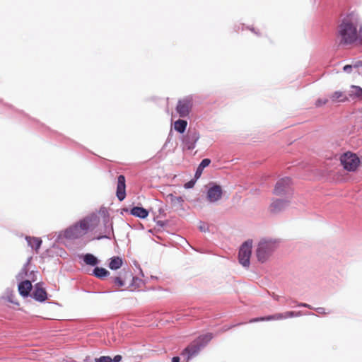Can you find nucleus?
<instances>
[{"label":"nucleus","instance_id":"26","mask_svg":"<svg viewBox=\"0 0 362 362\" xmlns=\"http://www.w3.org/2000/svg\"><path fill=\"white\" fill-rule=\"evenodd\" d=\"M170 199H171V202L175 205V204L181 205L182 203L183 202V199L181 197H174L173 195H170Z\"/></svg>","mask_w":362,"mask_h":362},{"label":"nucleus","instance_id":"16","mask_svg":"<svg viewBox=\"0 0 362 362\" xmlns=\"http://www.w3.org/2000/svg\"><path fill=\"white\" fill-rule=\"evenodd\" d=\"M329 98L333 103H344L349 100V96L341 91H335L330 95Z\"/></svg>","mask_w":362,"mask_h":362},{"label":"nucleus","instance_id":"24","mask_svg":"<svg viewBox=\"0 0 362 362\" xmlns=\"http://www.w3.org/2000/svg\"><path fill=\"white\" fill-rule=\"evenodd\" d=\"M125 276L122 278V276H116L113 279V283L117 288L123 287L125 285L124 279Z\"/></svg>","mask_w":362,"mask_h":362},{"label":"nucleus","instance_id":"10","mask_svg":"<svg viewBox=\"0 0 362 362\" xmlns=\"http://www.w3.org/2000/svg\"><path fill=\"white\" fill-rule=\"evenodd\" d=\"M116 194L119 201L124 200L126 197L125 177L122 175L118 176Z\"/></svg>","mask_w":362,"mask_h":362},{"label":"nucleus","instance_id":"15","mask_svg":"<svg viewBox=\"0 0 362 362\" xmlns=\"http://www.w3.org/2000/svg\"><path fill=\"white\" fill-rule=\"evenodd\" d=\"M32 289V284L28 280L21 282L18 285V291L21 296L25 297L30 294Z\"/></svg>","mask_w":362,"mask_h":362},{"label":"nucleus","instance_id":"22","mask_svg":"<svg viewBox=\"0 0 362 362\" xmlns=\"http://www.w3.org/2000/svg\"><path fill=\"white\" fill-rule=\"evenodd\" d=\"M187 126V122L183 119H178L174 123L175 129L180 133H183L185 131Z\"/></svg>","mask_w":362,"mask_h":362},{"label":"nucleus","instance_id":"25","mask_svg":"<svg viewBox=\"0 0 362 362\" xmlns=\"http://www.w3.org/2000/svg\"><path fill=\"white\" fill-rule=\"evenodd\" d=\"M352 91L351 93H349V96H355V97H360L362 95V88L358 86H353L352 87Z\"/></svg>","mask_w":362,"mask_h":362},{"label":"nucleus","instance_id":"3","mask_svg":"<svg viewBox=\"0 0 362 362\" xmlns=\"http://www.w3.org/2000/svg\"><path fill=\"white\" fill-rule=\"evenodd\" d=\"M212 338L213 335L211 333H207L199 336L190 343L185 349H183L181 354L183 356H186V361L188 362L192 357L197 355L201 349L206 346V344H207Z\"/></svg>","mask_w":362,"mask_h":362},{"label":"nucleus","instance_id":"7","mask_svg":"<svg viewBox=\"0 0 362 362\" xmlns=\"http://www.w3.org/2000/svg\"><path fill=\"white\" fill-rule=\"evenodd\" d=\"M192 107V99L190 97H187L178 101L176 110L180 117H185L189 114Z\"/></svg>","mask_w":362,"mask_h":362},{"label":"nucleus","instance_id":"27","mask_svg":"<svg viewBox=\"0 0 362 362\" xmlns=\"http://www.w3.org/2000/svg\"><path fill=\"white\" fill-rule=\"evenodd\" d=\"M95 362H112V361L110 356H103L99 358H95Z\"/></svg>","mask_w":362,"mask_h":362},{"label":"nucleus","instance_id":"17","mask_svg":"<svg viewBox=\"0 0 362 362\" xmlns=\"http://www.w3.org/2000/svg\"><path fill=\"white\" fill-rule=\"evenodd\" d=\"M130 214L140 218H146L148 216V211L146 209L139 206L133 207L130 211Z\"/></svg>","mask_w":362,"mask_h":362},{"label":"nucleus","instance_id":"1","mask_svg":"<svg viewBox=\"0 0 362 362\" xmlns=\"http://www.w3.org/2000/svg\"><path fill=\"white\" fill-rule=\"evenodd\" d=\"M337 38L342 46L356 45L362 39V24L359 16L351 13L338 25Z\"/></svg>","mask_w":362,"mask_h":362},{"label":"nucleus","instance_id":"9","mask_svg":"<svg viewBox=\"0 0 362 362\" xmlns=\"http://www.w3.org/2000/svg\"><path fill=\"white\" fill-rule=\"evenodd\" d=\"M222 188L219 185H214L210 187L207 192V199L210 202H215L219 200L222 197Z\"/></svg>","mask_w":362,"mask_h":362},{"label":"nucleus","instance_id":"35","mask_svg":"<svg viewBox=\"0 0 362 362\" xmlns=\"http://www.w3.org/2000/svg\"><path fill=\"white\" fill-rule=\"evenodd\" d=\"M199 228L201 230H205V228L204 226H200Z\"/></svg>","mask_w":362,"mask_h":362},{"label":"nucleus","instance_id":"32","mask_svg":"<svg viewBox=\"0 0 362 362\" xmlns=\"http://www.w3.org/2000/svg\"><path fill=\"white\" fill-rule=\"evenodd\" d=\"M172 362H180V358L178 356H175L172 358Z\"/></svg>","mask_w":362,"mask_h":362},{"label":"nucleus","instance_id":"30","mask_svg":"<svg viewBox=\"0 0 362 362\" xmlns=\"http://www.w3.org/2000/svg\"><path fill=\"white\" fill-rule=\"evenodd\" d=\"M352 69L351 65H346L344 66V71L347 73H350Z\"/></svg>","mask_w":362,"mask_h":362},{"label":"nucleus","instance_id":"12","mask_svg":"<svg viewBox=\"0 0 362 362\" xmlns=\"http://www.w3.org/2000/svg\"><path fill=\"white\" fill-rule=\"evenodd\" d=\"M291 183V180L289 177H284L279 180L274 189V193L276 195H280L286 192V189L289 187Z\"/></svg>","mask_w":362,"mask_h":362},{"label":"nucleus","instance_id":"18","mask_svg":"<svg viewBox=\"0 0 362 362\" xmlns=\"http://www.w3.org/2000/svg\"><path fill=\"white\" fill-rule=\"evenodd\" d=\"M26 240L28 245H30L36 252L39 250L41 246L42 240L38 238L35 237H26Z\"/></svg>","mask_w":362,"mask_h":362},{"label":"nucleus","instance_id":"28","mask_svg":"<svg viewBox=\"0 0 362 362\" xmlns=\"http://www.w3.org/2000/svg\"><path fill=\"white\" fill-rule=\"evenodd\" d=\"M327 102H328V99H327V98H323V99L320 98L316 101L315 105L317 107H320L322 105L327 104Z\"/></svg>","mask_w":362,"mask_h":362},{"label":"nucleus","instance_id":"11","mask_svg":"<svg viewBox=\"0 0 362 362\" xmlns=\"http://www.w3.org/2000/svg\"><path fill=\"white\" fill-rule=\"evenodd\" d=\"M199 139V135L197 132H190L184 139V145L188 150H192L194 148Z\"/></svg>","mask_w":362,"mask_h":362},{"label":"nucleus","instance_id":"13","mask_svg":"<svg viewBox=\"0 0 362 362\" xmlns=\"http://www.w3.org/2000/svg\"><path fill=\"white\" fill-rule=\"evenodd\" d=\"M288 203L281 199L274 200L269 206V211L272 214L279 213L286 208Z\"/></svg>","mask_w":362,"mask_h":362},{"label":"nucleus","instance_id":"8","mask_svg":"<svg viewBox=\"0 0 362 362\" xmlns=\"http://www.w3.org/2000/svg\"><path fill=\"white\" fill-rule=\"evenodd\" d=\"M298 313L293 312V311H288L284 313H276L273 315L268 316L267 317H262V318H254L250 320V322H257L259 320H280L288 317H293L298 316Z\"/></svg>","mask_w":362,"mask_h":362},{"label":"nucleus","instance_id":"2","mask_svg":"<svg viewBox=\"0 0 362 362\" xmlns=\"http://www.w3.org/2000/svg\"><path fill=\"white\" fill-rule=\"evenodd\" d=\"M98 223L96 215L88 216L65 230L64 235L69 239H77L87 233L88 229L95 228Z\"/></svg>","mask_w":362,"mask_h":362},{"label":"nucleus","instance_id":"19","mask_svg":"<svg viewBox=\"0 0 362 362\" xmlns=\"http://www.w3.org/2000/svg\"><path fill=\"white\" fill-rule=\"evenodd\" d=\"M210 163H211V160L209 158H204L202 160V162L199 165V166L196 170V173H195V177L197 179H198L201 176V175L203 172V170L206 167L209 166Z\"/></svg>","mask_w":362,"mask_h":362},{"label":"nucleus","instance_id":"21","mask_svg":"<svg viewBox=\"0 0 362 362\" xmlns=\"http://www.w3.org/2000/svg\"><path fill=\"white\" fill-rule=\"evenodd\" d=\"M83 259L87 265L95 266L98 263V259L93 255L89 253L83 255Z\"/></svg>","mask_w":362,"mask_h":362},{"label":"nucleus","instance_id":"29","mask_svg":"<svg viewBox=\"0 0 362 362\" xmlns=\"http://www.w3.org/2000/svg\"><path fill=\"white\" fill-rule=\"evenodd\" d=\"M122 360V356L116 355L113 358H112V362H120Z\"/></svg>","mask_w":362,"mask_h":362},{"label":"nucleus","instance_id":"4","mask_svg":"<svg viewBox=\"0 0 362 362\" xmlns=\"http://www.w3.org/2000/svg\"><path fill=\"white\" fill-rule=\"evenodd\" d=\"M340 163L344 170L354 172L361 164V160L356 153L347 151L340 156Z\"/></svg>","mask_w":362,"mask_h":362},{"label":"nucleus","instance_id":"5","mask_svg":"<svg viewBox=\"0 0 362 362\" xmlns=\"http://www.w3.org/2000/svg\"><path fill=\"white\" fill-rule=\"evenodd\" d=\"M274 247L275 243L272 240H261L256 251L258 260L262 262H265L274 250Z\"/></svg>","mask_w":362,"mask_h":362},{"label":"nucleus","instance_id":"23","mask_svg":"<svg viewBox=\"0 0 362 362\" xmlns=\"http://www.w3.org/2000/svg\"><path fill=\"white\" fill-rule=\"evenodd\" d=\"M109 274L110 272L103 267H95L93 270L94 276L99 279L107 276Z\"/></svg>","mask_w":362,"mask_h":362},{"label":"nucleus","instance_id":"31","mask_svg":"<svg viewBox=\"0 0 362 362\" xmlns=\"http://www.w3.org/2000/svg\"><path fill=\"white\" fill-rule=\"evenodd\" d=\"M194 182L193 181H189L185 185V188H191L194 186Z\"/></svg>","mask_w":362,"mask_h":362},{"label":"nucleus","instance_id":"14","mask_svg":"<svg viewBox=\"0 0 362 362\" xmlns=\"http://www.w3.org/2000/svg\"><path fill=\"white\" fill-rule=\"evenodd\" d=\"M32 297L37 301H45L47 296L45 290L38 285H36L34 291L32 293Z\"/></svg>","mask_w":362,"mask_h":362},{"label":"nucleus","instance_id":"6","mask_svg":"<svg viewBox=\"0 0 362 362\" xmlns=\"http://www.w3.org/2000/svg\"><path fill=\"white\" fill-rule=\"evenodd\" d=\"M252 241L247 240L240 247L238 253V259L240 264L243 267H249L250 259L252 252Z\"/></svg>","mask_w":362,"mask_h":362},{"label":"nucleus","instance_id":"33","mask_svg":"<svg viewBox=\"0 0 362 362\" xmlns=\"http://www.w3.org/2000/svg\"><path fill=\"white\" fill-rule=\"evenodd\" d=\"M300 305L302 306V307H305V308H308L309 307L308 305H307L305 303H302Z\"/></svg>","mask_w":362,"mask_h":362},{"label":"nucleus","instance_id":"34","mask_svg":"<svg viewBox=\"0 0 362 362\" xmlns=\"http://www.w3.org/2000/svg\"><path fill=\"white\" fill-rule=\"evenodd\" d=\"M362 65V62H359L357 64H355V66H358Z\"/></svg>","mask_w":362,"mask_h":362},{"label":"nucleus","instance_id":"20","mask_svg":"<svg viewBox=\"0 0 362 362\" xmlns=\"http://www.w3.org/2000/svg\"><path fill=\"white\" fill-rule=\"evenodd\" d=\"M122 258L119 257H113L110 259V263H109V267L110 269L112 270H116L119 269L122 265Z\"/></svg>","mask_w":362,"mask_h":362}]
</instances>
